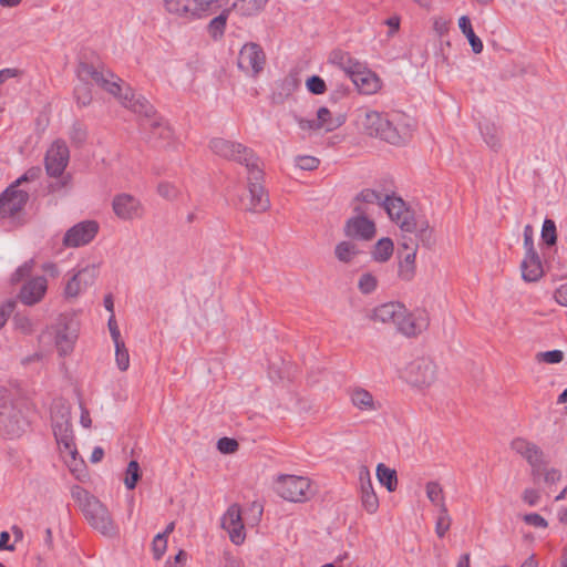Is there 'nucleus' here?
Here are the masks:
<instances>
[{"label": "nucleus", "mask_w": 567, "mask_h": 567, "mask_svg": "<svg viewBox=\"0 0 567 567\" xmlns=\"http://www.w3.org/2000/svg\"><path fill=\"white\" fill-rule=\"evenodd\" d=\"M362 127L368 135L393 145L404 144L412 136L410 118L399 112L392 114H382L377 111L365 112Z\"/></svg>", "instance_id": "1"}, {"label": "nucleus", "mask_w": 567, "mask_h": 567, "mask_svg": "<svg viewBox=\"0 0 567 567\" xmlns=\"http://www.w3.org/2000/svg\"><path fill=\"white\" fill-rule=\"evenodd\" d=\"M209 148L219 157L244 165L247 171H251L252 178L261 176V168L259 166L260 159L252 148L247 147L241 143L221 137L212 138L209 142Z\"/></svg>", "instance_id": "2"}, {"label": "nucleus", "mask_w": 567, "mask_h": 567, "mask_svg": "<svg viewBox=\"0 0 567 567\" xmlns=\"http://www.w3.org/2000/svg\"><path fill=\"white\" fill-rule=\"evenodd\" d=\"M42 169L39 166L30 167L22 176L16 179L0 195V218H8L20 213L29 200V193L18 187L22 183L34 182L40 178Z\"/></svg>", "instance_id": "3"}, {"label": "nucleus", "mask_w": 567, "mask_h": 567, "mask_svg": "<svg viewBox=\"0 0 567 567\" xmlns=\"http://www.w3.org/2000/svg\"><path fill=\"white\" fill-rule=\"evenodd\" d=\"M81 502L82 512L89 524L104 536L112 537L116 535L117 527L107 509V507L95 496L85 489L76 493Z\"/></svg>", "instance_id": "4"}, {"label": "nucleus", "mask_w": 567, "mask_h": 567, "mask_svg": "<svg viewBox=\"0 0 567 567\" xmlns=\"http://www.w3.org/2000/svg\"><path fill=\"white\" fill-rule=\"evenodd\" d=\"M1 392L7 390L0 389ZM29 426V421L23 414L22 403L12 402L1 395L0 398V434L7 439L20 437Z\"/></svg>", "instance_id": "5"}, {"label": "nucleus", "mask_w": 567, "mask_h": 567, "mask_svg": "<svg viewBox=\"0 0 567 567\" xmlns=\"http://www.w3.org/2000/svg\"><path fill=\"white\" fill-rule=\"evenodd\" d=\"M53 434L60 449L75 458L78 450L74 443V434L71 423V412L68 406L61 405L52 414Z\"/></svg>", "instance_id": "6"}, {"label": "nucleus", "mask_w": 567, "mask_h": 567, "mask_svg": "<svg viewBox=\"0 0 567 567\" xmlns=\"http://www.w3.org/2000/svg\"><path fill=\"white\" fill-rule=\"evenodd\" d=\"M381 207L384 208L392 221H394L402 231L413 233L416 230L417 220L414 213L409 209L406 203L399 196L385 195L381 202Z\"/></svg>", "instance_id": "7"}, {"label": "nucleus", "mask_w": 567, "mask_h": 567, "mask_svg": "<svg viewBox=\"0 0 567 567\" xmlns=\"http://www.w3.org/2000/svg\"><path fill=\"white\" fill-rule=\"evenodd\" d=\"M277 494L289 502H305L309 498L310 481L303 476L281 475L276 483Z\"/></svg>", "instance_id": "8"}, {"label": "nucleus", "mask_w": 567, "mask_h": 567, "mask_svg": "<svg viewBox=\"0 0 567 567\" xmlns=\"http://www.w3.org/2000/svg\"><path fill=\"white\" fill-rule=\"evenodd\" d=\"M353 213L355 215L349 218L343 227L344 236L364 241L371 240L377 233L374 221L365 216L367 210L361 205H354Z\"/></svg>", "instance_id": "9"}, {"label": "nucleus", "mask_w": 567, "mask_h": 567, "mask_svg": "<svg viewBox=\"0 0 567 567\" xmlns=\"http://www.w3.org/2000/svg\"><path fill=\"white\" fill-rule=\"evenodd\" d=\"M76 75L79 80H92L109 93L123 97L121 95L122 89L114 80L115 75L111 71L99 70L90 63L80 62L76 68Z\"/></svg>", "instance_id": "10"}, {"label": "nucleus", "mask_w": 567, "mask_h": 567, "mask_svg": "<svg viewBox=\"0 0 567 567\" xmlns=\"http://www.w3.org/2000/svg\"><path fill=\"white\" fill-rule=\"evenodd\" d=\"M141 128L146 134V140L155 147H164L169 144L173 131L168 123L161 116L141 120Z\"/></svg>", "instance_id": "11"}, {"label": "nucleus", "mask_w": 567, "mask_h": 567, "mask_svg": "<svg viewBox=\"0 0 567 567\" xmlns=\"http://www.w3.org/2000/svg\"><path fill=\"white\" fill-rule=\"evenodd\" d=\"M266 55L261 47L257 43H246L238 55V68L252 75L259 74L264 70Z\"/></svg>", "instance_id": "12"}, {"label": "nucleus", "mask_w": 567, "mask_h": 567, "mask_svg": "<svg viewBox=\"0 0 567 567\" xmlns=\"http://www.w3.org/2000/svg\"><path fill=\"white\" fill-rule=\"evenodd\" d=\"M70 151L64 141L53 142L45 154V171L51 177H60L69 163Z\"/></svg>", "instance_id": "13"}, {"label": "nucleus", "mask_w": 567, "mask_h": 567, "mask_svg": "<svg viewBox=\"0 0 567 567\" xmlns=\"http://www.w3.org/2000/svg\"><path fill=\"white\" fill-rule=\"evenodd\" d=\"M99 233V224L95 220H84L72 226L63 237L65 247H81L91 243Z\"/></svg>", "instance_id": "14"}, {"label": "nucleus", "mask_w": 567, "mask_h": 567, "mask_svg": "<svg viewBox=\"0 0 567 567\" xmlns=\"http://www.w3.org/2000/svg\"><path fill=\"white\" fill-rule=\"evenodd\" d=\"M436 365L427 358H419L408 367L409 382L415 386H427L435 380Z\"/></svg>", "instance_id": "15"}, {"label": "nucleus", "mask_w": 567, "mask_h": 567, "mask_svg": "<svg viewBox=\"0 0 567 567\" xmlns=\"http://www.w3.org/2000/svg\"><path fill=\"white\" fill-rule=\"evenodd\" d=\"M247 172L249 204L246 206V210L251 213H264L270 207L268 194L261 184V181L264 179V171L261 169V176L257 178H252L251 171Z\"/></svg>", "instance_id": "16"}, {"label": "nucleus", "mask_w": 567, "mask_h": 567, "mask_svg": "<svg viewBox=\"0 0 567 567\" xmlns=\"http://www.w3.org/2000/svg\"><path fill=\"white\" fill-rule=\"evenodd\" d=\"M221 527L229 534L231 543L240 545L244 543L246 534L241 518V509L238 504H233L221 518Z\"/></svg>", "instance_id": "17"}, {"label": "nucleus", "mask_w": 567, "mask_h": 567, "mask_svg": "<svg viewBox=\"0 0 567 567\" xmlns=\"http://www.w3.org/2000/svg\"><path fill=\"white\" fill-rule=\"evenodd\" d=\"M97 267L95 265H87L74 274L66 282L64 293L69 298L78 297L83 290L92 286L97 276Z\"/></svg>", "instance_id": "18"}, {"label": "nucleus", "mask_w": 567, "mask_h": 567, "mask_svg": "<svg viewBox=\"0 0 567 567\" xmlns=\"http://www.w3.org/2000/svg\"><path fill=\"white\" fill-rule=\"evenodd\" d=\"M48 280L43 276H38L27 280L18 295V299L25 306L39 303L45 296Z\"/></svg>", "instance_id": "19"}, {"label": "nucleus", "mask_w": 567, "mask_h": 567, "mask_svg": "<svg viewBox=\"0 0 567 567\" xmlns=\"http://www.w3.org/2000/svg\"><path fill=\"white\" fill-rule=\"evenodd\" d=\"M114 214L124 220L138 218L142 216V205L138 199L128 194H120L113 198Z\"/></svg>", "instance_id": "20"}, {"label": "nucleus", "mask_w": 567, "mask_h": 567, "mask_svg": "<svg viewBox=\"0 0 567 567\" xmlns=\"http://www.w3.org/2000/svg\"><path fill=\"white\" fill-rule=\"evenodd\" d=\"M123 104L125 107L130 109L134 113H137L143 116L142 120H148L154 118L156 115V110L154 106L148 102L147 99H145L141 94H136L133 92L130 87L126 90L125 94L123 95Z\"/></svg>", "instance_id": "21"}, {"label": "nucleus", "mask_w": 567, "mask_h": 567, "mask_svg": "<svg viewBox=\"0 0 567 567\" xmlns=\"http://www.w3.org/2000/svg\"><path fill=\"white\" fill-rule=\"evenodd\" d=\"M394 324L401 333H403L406 337H414L426 327V319L425 318H414L412 313H408L405 308L402 306Z\"/></svg>", "instance_id": "22"}, {"label": "nucleus", "mask_w": 567, "mask_h": 567, "mask_svg": "<svg viewBox=\"0 0 567 567\" xmlns=\"http://www.w3.org/2000/svg\"><path fill=\"white\" fill-rule=\"evenodd\" d=\"M361 482V504L362 507L369 513L373 514L379 508V498L373 489L369 471L364 467L360 472Z\"/></svg>", "instance_id": "23"}, {"label": "nucleus", "mask_w": 567, "mask_h": 567, "mask_svg": "<svg viewBox=\"0 0 567 567\" xmlns=\"http://www.w3.org/2000/svg\"><path fill=\"white\" fill-rule=\"evenodd\" d=\"M512 450L522 455L529 465L544 461L543 451L535 444L525 439L516 437L511 443Z\"/></svg>", "instance_id": "24"}, {"label": "nucleus", "mask_w": 567, "mask_h": 567, "mask_svg": "<svg viewBox=\"0 0 567 567\" xmlns=\"http://www.w3.org/2000/svg\"><path fill=\"white\" fill-rule=\"evenodd\" d=\"M522 277L527 282L538 281L543 275V265L537 251L526 252L520 264Z\"/></svg>", "instance_id": "25"}, {"label": "nucleus", "mask_w": 567, "mask_h": 567, "mask_svg": "<svg viewBox=\"0 0 567 567\" xmlns=\"http://www.w3.org/2000/svg\"><path fill=\"white\" fill-rule=\"evenodd\" d=\"M350 80L359 92L363 94H372L379 87L378 79L374 74L368 71L365 66L359 71L352 72V78Z\"/></svg>", "instance_id": "26"}, {"label": "nucleus", "mask_w": 567, "mask_h": 567, "mask_svg": "<svg viewBox=\"0 0 567 567\" xmlns=\"http://www.w3.org/2000/svg\"><path fill=\"white\" fill-rule=\"evenodd\" d=\"M186 18L202 19L221 7L220 0H187Z\"/></svg>", "instance_id": "27"}, {"label": "nucleus", "mask_w": 567, "mask_h": 567, "mask_svg": "<svg viewBox=\"0 0 567 567\" xmlns=\"http://www.w3.org/2000/svg\"><path fill=\"white\" fill-rule=\"evenodd\" d=\"M402 308L401 303L398 302H388L383 303L375 309H373L372 313L369 316L374 321H380L383 323L395 321L400 310Z\"/></svg>", "instance_id": "28"}, {"label": "nucleus", "mask_w": 567, "mask_h": 567, "mask_svg": "<svg viewBox=\"0 0 567 567\" xmlns=\"http://www.w3.org/2000/svg\"><path fill=\"white\" fill-rule=\"evenodd\" d=\"M317 121L320 130L323 128L326 132H332L344 124L346 115L339 114L333 117L330 110L322 106L317 111Z\"/></svg>", "instance_id": "29"}, {"label": "nucleus", "mask_w": 567, "mask_h": 567, "mask_svg": "<svg viewBox=\"0 0 567 567\" xmlns=\"http://www.w3.org/2000/svg\"><path fill=\"white\" fill-rule=\"evenodd\" d=\"M268 1L269 0H236L229 8L243 17H252L259 13Z\"/></svg>", "instance_id": "30"}, {"label": "nucleus", "mask_w": 567, "mask_h": 567, "mask_svg": "<svg viewBox=\"0 0 567 567\" xmlns=\"http://www.w3.org/2000/svg\"><path fill=\"white\" fill-rule=\"evenodd\" d=\"M78 334L75 330L70 331L68 326L59 329L56 332L55 343L61 355H66L73 350V346Z\"/></svg>", "instance_id": "31"}, {"label": "nucleus", "mask_w": 567, "mask_h": 567, "mask_svg": "<svg viewBox=\"0 0 567 567\" xmlns=\"http://www.w3.org/2000/svg\"><path fill=\"white\" fill-rule=\"evenodd\" d=\"M458 27L462 31V33L466 37V39L468 40V43L472 48V51L475 53V54H478L483 51V42L482 40L475 34L473 28H472V23H471V20L467 16H462L460 19H458Z\"/></svg>", "instance_id": "32"}, {"label": "nucleus", "mask_w": 567, "mask_h": 567, "mask_svg": "<svg viewBox=\"0 0 567 567\" xmlns=\"http://www.w3.org/2000/svg\"><path fill=\"white\" fill-rule=\"evenodd\" d=\"M351 402L355 408L363 411H374L378 409L372 394L362 388H357L351 392Z\"/></svg>", "instance_id": "33"}, {"label": "nucleus", "mask_w": 567, "mask_h": 567, "mask_svg": "<svg viewBox=\"0 0 567 567\" xmlns=\"http://www.w3.org/2000/svg\"><path fill=\"white\" fill-rule=\"evenodd\" d=\"M230 11H233L230 8L224 9L219 16L212 19L208 23L207 31L213 40L216 41L223 38Z\"/></svg>", "instance_id": "34"}, {"label": "nucleus", "mask_w": 567, "mask_h": 567, "mask_svg": "<svg viewBox=\"0 0 567 567\" xmlns=\"http://www.w3.org/2000/svg\"><path fill=\"white\" fill-rule=\"evenodd\" d=\"M400 255L402 259L399 262V277L402 280L411 281L415 276L416 252L411 250L402 255V252L400 251Z\"/></svg>", "instance_id": "35"}, {"label": "nucleus", "mask_w": 567, "mask_h": 567, "mask_svg": "<svg viewBox=\"0 0 567 567\" xmlns=\"http://www.w3.org/2000/svg\"><path fill=\"white\" fill-rule=\"evenodd\" d=\"M393 241L389 237H383L377 241L371 251L372 258L379 262L388 261L393 254Z\"/></svg>", "instance_id": "36"}, {"label": "nucleus", "mask_w": 567, "mask_h": 567, "mask_svg": "<svg viewBox=\"0 0 567 567\" xmlns=\"http://www.w3.org/2000/svg\"><path fill=\"white\" fill-rule=\"evenodd\" d=\"M377 477L381 485L385 486L389 492H394L398 486L396 471L385 466L383 463L377 466Z\"/></svg>", "instance_id": "37"}, {"label": "nucleus", "mask_w": 567, "mask_h": 567, "mask_svg": "<svg viewBox=\"0 0 567 567\" xmlns=\"http://www.w3.org/2000/svg\"><path fill=\"white\" fill-rule=\"evenodd\" d=\"M91 80H79L75 85L73 95L79 106H87L92 102Z\"/></svg>", "instance_id": "38"}, {"label": "nucleus", "mask_w": 567, "mask_h": 567, "mask_svg": "<svg viewBox=\"0 0 567 567\" xmlns=\"http://www.w3.org/2000/svg\"><path fill=\"white\" fill-rule=\"evenodd\" d=\"M360 254L358 246L351 241H341L334 248V255L339 261L348 264Z\"/></svg>", "instance_id": "39"}, {"label": "nucleus", "mask_w": 567, "mask_h": 567, "mask_svg": "<svg viewBox=\"0 0 567 567\" xmlns=\"http://www.w3.org/2000/svg\"><path fill=\"white\" fill-rule=\"evenodd\" d=\"M481 134L485 143L494 151H498L501 147L499 131L493 123H485L480 126Z\"/></svg>", "instance_id": "40"}, {"label": "nucleus", "mask_w": 567, "mask_h": 567, "mask_svg": "<svg viewBox=\"0 0 567 567\" xmlns=\"http://www.w3.org/2000/svg\"><path fill=\"white\" fill-rule=\"evenodd\" d=\"M452 519L449 515L447 507L444 502L440 503V513L435 524V533L440 538H443L451 527Z\"/></svg>", "instance_id": "41"}, {"label": "nucleus", "mask_w": 567, "mask_h": 567, "mask_svg": "<svg viewBox=\"0 0 567 567\" xmlns=\"http://www.w3.org/2000/svg\"><path fill=\"white\" fill-rule=\"evenodd\" d=\"M141 468L137 461L132 460L126 468L124 484L127 489H134L141 478Z\"/></svg>", "instance_id": "42"}, {"label": "nucleus", "mask_w": 567, "mask_h": 567, "mask_svg": "<svg viewBox=\"0 0 567 567\" xmlns=\"http://www.w3.org/2000/svg\"><path fill=\"white\" fill-rule=\"evenodd\" d=\"M69 137L75 146H82L87 138V127L83 123L75 121L70 128Z\"/></svg>", "instance_id": "43"}, {"label": "nucleus", "mask_w": 567, "mask_h": 567, "mask_svg": "<svg viewBox=\"0 0 567 567\" xmlns=\"http://www.w3.org/2000/svg\"><path fill=\"white\" fill-rule=\"evenodd\" d=\"M412 234H415L416 238L427 248L434 244L433 230L430 228L426 220H417L416 230Z\"/></svg>", "instance_id": "44"}, {"label": "nucleus", "mask_w": 567, "mask_h": 567, "mask_svg": "<svg viewBox=\"0 0 567 567\" xmlns=\"http://www.w3.org/2000/svg\"><path fill=\"white\" fill-rule=\"evenodd\" d=\"M542 240L547 246H554L557 243V229L553 219L546 218L542 227Z\"/></svg>", "instance_id": "45"}, {"label": "nucleus", "mask_w": 567, "mask_h": 567, "mask_svg": "<svg viewBox=\"0 0 567 567\" xmlns=\"http://www.w3.org/2000/svg\"><path fill=\"white\" fill-rule=\"evenodd\" d=\"M383 199L384 198H382L381 193L371 188H364L354 197L353 200L365 204H379L381 206V202Z\"/></svg>", "instance_id": "46"}, {"label": "nucleus", "mask_w": 567, "mask_h": 567, "mask_svg": "<svg viewBox=\"0 0 567 567\" xmlns=\"http://www.w3.org/2000/svg\"><path fill=\"white\" fill-rule=\"evenodd\" d=\"M535 360L539 363L545 362L548 364H557L564 360V352L557 349L545 352H538L535 355Z\"/></svg>", "instance_id": "47"}, {"label": "nucleus", "mask_w": 567, "mask_h": 567, "mask_svg": "<svg viewBox=\"0 0 567 567\" xmlns=\"http://www.w3.org/2000/svg\"><path fill=\"white\" fill-rule=\"evenodd\" d=\"M116 364L121 371H126L130 367V354L124 341L115 343Z\"/></svg>", "instance_id": "48"}, {"label": "nucleus", "mask_w": 567, "mask_h": 567, "mask_svg": "<svg viewBox=\"0 0 567 567\" xmlns=\"http://www.w3.org/2000/svg\"><path fill=\"white\" fill-rule=\"evenodd\" d=\"M165 9L179 17L186 18L187 10H189L187 6V0H163Z\"/></svg>", "instance_id": "49"}, {"label": "nucleus", "mask_w": 567, "mask_h": 567, "mask_svg": "<svg viewBox=\"0 0 567 567\" xmlns=\"http://www.w3.org/2000/svg\"><path fill=\"white\" fill-rule=\"evenodd\" d=\"M306 87L315 95L323 94L327 91L326 82L319 75H311L308 78L306 81Z\"/></svg>", "instance_id": "50"}, {"label": "nucleus", "mask_w": 567, "mask_h": 567, "mask_svg": "<svg viewBox=\"0 0 567 567\" xmlns=\"http://www.w3.org/2000/svg\"><path fill=\"white\" fill-rule=\"evenodd\" d=\"M378 280L370 272L363 274L358 282V288L362 293H371L377 289Z\"/></svg>", "instance_id": "51"}, {"label": "nucleus", "mask_w": 567, "mask_h": 567, "mask_svg": "<svg viewBox=\"0 0 567 567\" xmlns=\"http://www.w3.org/2000/svg\"><path fill=\"white\" fill-rule=\"evenodd\" d=\"M426 495L427 498L435 505L440 507V503L444 502L443 497V488L436 482H429L426 484Z\"/></svg>", "instance_id": "52"}, {"label": "nucleus", "mask_w": 567, "mask_h": 567, "mask_svg": "<svg viewBox=\"0 0 567 567\" xmlns=\"http://www.w3.org/2000/svg\"><path fill=\"white\" fill-rule=\"evenodd\" d=\"M363 64L359 61L354 60L352 56L347 58V61L339 69V73L342 78H352V72L359 71L363 69Z\"/></svg>", "instance_id": "53"}, {"label": "nucleus", "mask_w": 567, "mask_h": 567, "mask_svg": "<svg viewBox=\"0 0 567 567\" xmlns=\"http://www.w3.org/2000/svg\"><path fill=\"white\" fill-rule=\"evenodd\" d=\"M167 548V538L163 535L157 534L152 543L153 555L155 559H161Z\"/></svg>", "instance_id": "54"}, {"label": "nucleus", "mask_w": 567, "mask_h": 567, "mask_svg": "<svg viewBox=\"0 0 567 567\" xmlns=\"http://www.w3.org/2000/svg\"><path fill=\"white\" fill-rule=\"evenodd\" d=\"M239 447L238 442L235 439L221 437L217 441V449L220 453L231 454L235 453Z\"/></svg>", "instance_id": "55"}, {"label": "nucleus", "mask_w": 567, "mask_h": 567, "mask_svg": "<svg viewBox=\"0 0 567 567\" xmlns=\"http://www.w3.org/2000/svg\"><path fill=\"white\" fill-rule=\"evenodd\" d=\"M296 164L303 171H313L319 166L320 161L315 156L303 155L296 157Z\"/></svg>", "instance_id": "56"}, {"label": "nucleus", "mask_w": 567, "mask_h": 567, "mask_svg": "<svg viewBox=\"0 0 567 567\" xmlns=\"http://www.w3.org/2000/svg\"><path fill=\"white\" fill-rule=\"evenodd\" d=\"M32 271V260L25 261L23 265L17 268V270L12 274L11 282L18 284L22 281L24 278L29 277Z\"/></svg>", "instance_id": "57"}, {"label": "nucleus", "mask_w": 567, "mask_h": 567, "mask_svg": "<svg viewBox=\"0 0 567 567\" xmlns=\"http://www.w3.org/2000/svg\"><path fill=\"white\" fill-rule=\"evenodd\" d=\"M523 520L530 526L546 528L548 526L547 520L537 513H529L524 515Z\"/></svg>", "instance_id": "58"}, {"label": "nucleus", "mask_w": 567, "mask_h": 567, "mask_svg": "<svg viewBox=\"0 0 567 567\" xmlns=\"http://www.w3.org/2000/svg\"><path fill=\"white\" fill-rule=\"evenodd\" d=\"M158 194L166 198V199H173L177 196V188L167 182H162L157 186Z\"/></svg>", "instance_id": "59"}, {"label": "nucleus", "mask_w": 567, "mask_h": 567, "mask_svg": "<svg viewBox=\"0 0 567 567\" xmlns=\"http://www.w3.org/2000/svg\"><path fill=\"white\" fill-rule=\"evenodd\" d=\"M14 307L16 302L13 300H8L0 306V329L6 324L9 316L13 312Z\"/></svg>", "instance_id": "60"}, {"label": "nucleus", "mask_w": 567, "mask_h": 567, "mask_svg": "<svg viewBox=\"0 0 567 567\" xmlns=\"http://www.w3.org/2000/svg\"><path fill=\"white\" fill-rule=\"evenodd\" d=\"M14 323L16 327L23 333L29 334L32 332V322L28 317L17 315L14 316Z\"/></svg>", "instance_id": "61"}, {"label": "nucleus", "mask_w": 567, "mask_h": 567, "mask_svg": "<svg viewBox=\"0 0 567 567\" xmlns=\"http://www.w3.org/2000/svg\"><path fill=\"white\" fill-rule=\"evenodd\" d=\"M295 121L298 123L299 127L303 131H318L320 130L318 125V121L316 120H306L298 115H293Z\"/></svg>", "instance_id": "62"}, {"label": "nucleus", "mask_w": 567, "mask_h": 567, "mask_svg": "<svg viewBox=\"0 0 567 567\" xmlns=\"http://www.w3.org/2000/svg\"><path fill=\"white\" fill-rule=\"evenodd\" d=\"M107 327H109L110 334L112 337L114 344L123 342V340L121 339L120 329H118V326H117L114 315H111V317L109 318Z\"/></svg>", "instance_id": "63"}, {"label": "nucleus", "mask_w": 567, "mask_h": 567, "mask_svg": "<svg viewBox=\"0 0 567 567\" xmlns=\"http://www.w3.org/2000/svg\"><path fill=\"white\" fill-rule=\"evenodd\" d=\"M22 73V70L16 68H6L0 70V85L4 84L9 79L21 76Z\"/></svg>", "instance_id": "64"}]
</instances>
